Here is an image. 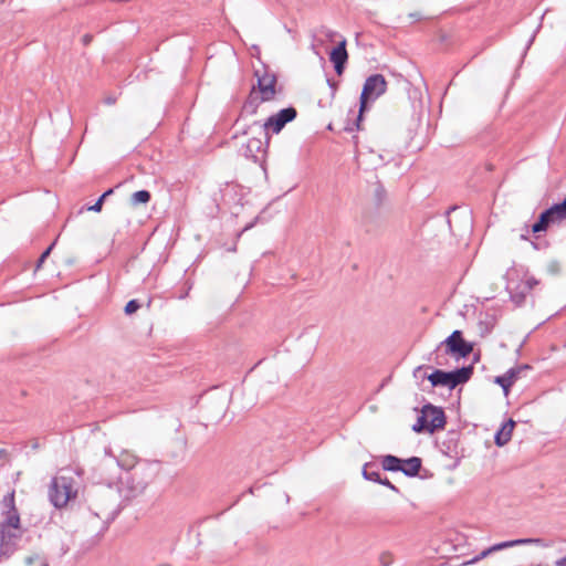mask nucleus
Masks as SVG:
<instances>
[{"label": "nucleus", "mask_w": 566, "mask_h": 566, "mask_svg": "<svg viewBox=\"0 0 566 566\" xmlns=\"http://www.w3.org/2000/svg\"><path fill=\"white\" fill-rule=\"evenodd\" d=\"M101 484L95 486L88 493V507L93 514L99 518L114 520L120 510L118 489L113 486L116 474H104L97 472Z\"/></svg>", "instance_id": "f257e3e1"}, {"label": "nucleus", "mask_w": 566, "mask_h": 566, "mask_svg": "<svg viewBox=\"0 0 566 566\" xmlns=\"http://www.w3.org/2000/svg\"><path fill=\"white\" fill-rule=\"evenodd\" d=\"M156 475V465L150 462L138 464L135 471L126 472L119 478L118 492L123 501H129L144 493Z\"/></svg>", "instance_id": "f03ea898"}, {"label": "nucleus", "mask_w": 566, "mask_h": 566, "mask_svg": "<svg viewBox=\"0 0 566 566\" xmlns=\"http://www.w3.org/2000/svg\"><path fill=\"white\" fill-rule=\"evenodd\" d=\"M77 494L75 481L72 476H54L49 486L50 502L56 507H64Z\"/></svg>", "instance_id": "7ed1b4c3"}, {"label": "nucleus", "mask_w": 566, "mask_h": 566, "mask_svg": "<svg viewBox=\"0 0 566 566\" xmlns=\"http://www.w3.org/2000/svg\"><path fill=\"white\" fill-rule=\"evenodd\" d=\"M444 426L446 415L443 409L431 403H427L422 407L421 415L412 426V430L417 433L423 431L433 433L437 430L443 429Z\"/></svg>", "instance_id": "20e7f679"}, {"label": "nucleus", "mask_w": 566, "mask_h": 566, "mask_svg": "<svg viewBox=\"0 0 566 566\" xmlns=\"http://www.w3.org/2000/svg\"><path fill=\"white\" fill-rule=\"evenodd\" d=\"M472 373V366L458 368L452 371L436 369L427 378L432 387H448L449 389H454L457 386L467 382L471 378Z\"/></svg>", "instance_id": "39448f33"}, {"label": "nucleus", "mask_w": 566, "mask_h": 566, "mask_svg": "<svg viewBox=\"0 0 566 566\" xmlns=\"http://www.w3.org/2000/svg\"><path fill=\"white\" fill-rule=\"evenodd\" d=\"M105 458L99 462L96 471L108 474L106 471L109 468L123 469L127 472L135 471L136 467L144 461L139 460L136 454L128 450H123L118 457H114L109 449L105 450Z\"/></svg>", "instance_id": "423d86ee"}, {"label": "nucleus", "mask_w": 566, "mask_h": 566, "mask_svg": "<svg viewBox=\"0 0 566 566\" xmlns=\"http://www.w3.org/2000/svg\"><path fill=\"white\" fill-rule=\"evenodd\" d=\"M387 83L381 74H374L366 78L360 94V107L358 122L361 119L363 113L369 101H374L386 92Z\"/></svg>", "instance_id": "0eeeda50"}, {"label": "nucleus", "mask_w": 566, "mask_h": 566, "mask_svg": "<svg viewBox=\"0 0 566 566\" xmlns=\"http://www.w3.org/2000/svg\"><path fill=\"white\" fill-rule=\"evenodd\" d=\"M296 115L297 112L294 107H286L275 115L270 116L263 124L255 120L253 126L259 127V129L266 136L270 130L274 134H279L287 123L292 122L296 117Z\"/></svg>", "instance_id": "6e6552de"}, {"label": "nucleus", "mask_w": 566, "mask_h": 566, "mask_svg": "<svg viewBox=\"0 0 566 566\" xmlns=\"http://www.w3.org/2000/svg\"><path fill=\"white\" fill-rule=\"evenodd\" d=\"M0 556L9 557L17 549L22 537V526L21 524H15V526L0 524Z\"/></svg>", "instance_id": "1a4fd4ad"}, {"label": "nucleus", "mask_w": 566, "mask_h": 566, "mask_svg": "<svg viewBox=\"0 0 566 566\" xmlns=\"http://www.w3.org/2000/svg\"><path fill=\"white\" fill-rule=\"evenodd\" d=\"M442 346H446V352L448 354L458 355L462 358L468 357L473 350V344L463 338L461 331L452 332L450 336L439 344L437 350Z\"/></svg>", "instance_id": "9d476101"}, {"label": "nucleus", "mask_w": 566, "mask_h": 566, "mask_svg": "<svg viewBox=\"0 0 566 566\" xmlns=\"http://www.w3.org/2000/svg\"><path fill=\"white\" fill-rule=\"evenodd\" d=\"M254 75L256 76V85H254L255 91L261 97V101L270 102L274 99L277 82L275 74L268 73L266 70H263L262 73L260 70H255Z\"/></svg>", "instance_id": "9b49d317"}, {"label": "nucleus", "mask_w": 566, "mask_h": 566, "mask_svg": "<svg viewBox=\"0 0 566 566\" xmlns=\"http://www.w3.org/2000/svg\"><path fill=\"white\" fill-rule=\"evenodd\" d=\"M15 492L11 490L7 495H4L0 502V511L2 521L0 524H7L8 526H15V524H21L20 514L15 506Z\"/></svg>", "instance_id": "f8f14e48"}, {"label": "nucleus", "mask_w": 566, "mask_h": 566, "mask_svg": "<svg viewBox=\"0 0 566 566\" xmlns=\"http://www.w3.org/2000/svg\"><path fill=\"white\" fill-rule=\"evenodd\" d=\"M531 369L528 365H520L517 367L509 369L504 375L497 376L495 382L499 384L505 395L509 394L510 388L520 378L521 374Z\"/></svg>", "instance_id": "ddd939ff"}, {"label": "nucleus", "mask_w": 566, "mask_h": 566, "mask_svg": "<svg viewBox=\"0 0 566 566\" xmlns=\"http://www.w3.org/2000/svg\"><path fill=\"white\" fill-rule=\"evenodd\" d=\"M331 61L334 63L335 72L338 75H342L345 69V64L348 59L347 50H346V40H343L338 43L337 46H335L331 54H329Z\"/></svg>", "instance_id": "4468645a"}, {"label": "nucleus", "mask_w": 566, "mask_h": 566, "mask_svg": "<svg viewBox=\"0 0 566 566\" xmlns=\"http://www.w3.org/2000/svg\"><path fill=\"white\" fill-rule=\"evenodd\" d=\"M244 157L258 161L260 156L264 154L263 142L260 138H250L243 147Z\"/></svg>", "instance_id": "2eb2a0df"}, {"label": "nucleus", "mask_w": 566, "mask_h": 566, "mask_svg": "<svg viewBox=\"0 0 566 566\" xmlns=\"http://www.w3.org/2000/svg\"><path fill=\"white\" fill-rule=\"evenodd\" d=\"M556 222H558L557 218H555L553 210L548 208L539 214L538 220L532 226V232L539 233L546 231L551 224Z\"/></svg>", "instance_id": "dca6fc26"}, {"label": "nucleus", "mask_w": 566, "mask_h": 566, "mask_svg": "<svg viewBox=\"0 0 566 566\" xmlns=\"http://www.w3.org/2000/svg\"><path fill=\"white\" fill-rule=\"evenodd\" d=\"M515 427V421L509 419L502 424L500 430L495 433L494 442L499 447L505 446L512 438V433Z\"/></svg>", "instance_id": "f3484780"}, {"label": "nucleus", "mask_w": 566, "mask_h": 566, "mask_svg": "<svg viewBox=\"0 0 566 566\" xmlns=\"http://www.w3.org/2000/svg\"><path fill=\"white\" fill-rule=\"evenodd\" d=\"M264 102L265 101H261V97L258 95V93L255 91V86H253L247 101L243 104L242 114H247V115L256 114L260 104L264 103Z\"/></svg>", "instance_id": "a211bd4d"}, {"label": "nucleus", "mask_w": 566, "mask_h": 566, "mask_svg": "<svg viewBox=\"0 0 566 566\" xmlns=\"http://www.w3.org/2000/svg\"><path fill=\"white\" fill-rule=\"evenodd\" d=\"M422 465V460L418 457H411L402 460L401 472L410 478L417 476Z\"/></svg>", "instance_id": "6ab92c4d"}, {"label": "nucleus", "mask_w": 566, "mask_h": 566, "mask_svg": "<svg viewBox=\"0 0 566 566\" xmlns=\"http://www.w3.org/2000/svg\"><path fill=\"white\" fill-rule=\"evenodd\" d=\"M401 464L402 459L396 455L387 454L381 457V467L385 471L401 472Z\"/></svg>", "instance_id": "aec40b11"}, {"label": "nucleus", "mask_w": 566, "mask_h": 566, "mask_svg": "<svg viewBox=\"0 0 566 566\" xmlns=\"http://www.w3.org/2000/svg\"><path fill=\"white\" fill-rule=\"evenodd\" d=\"M22 566H49V562L43 555L33 553L24 558Z\"/></svg>", "instance_id": "412c9836"}, {"label": "nucleus", "mask_w": 566, "mask_h": 566, "mask_svg": "<svg viewBox=\"0 0 566 566\" xmlns=\"http://www.w3.org/2000/svg\"><path fill=\"white\" fill-rule=\"evenodd\" d=\"M373 467V464H365L363 469V476L366 480L379 483L381 480L380 473L378 470H374Z\"/></svg>", "instance_id": "4be33fe9"}, {"label": "nucleus", "mask_w": 566, "mask_h": 566, "mask_svg": "<svg viewBox=\"0 0 566 566\" xmlns=\"http://www.w3.org/2000/svg\"><path fill=\"white\" fill-rule=\"evenodd\" d=\"M151 196L148 190H138L134 192L130 197V202L136 206L138 203H147L150 200Z\"/></svg>", "instance_id": "5701e85b"}, {"label": "nucleus", "mask_w": 566, "mask_h": 566, "mask_svg": "<svg viewBox=\"0 0 566 566\" xmlns=\"http://www.w3.org/2000/svg\"><path fill=\"white\" fill-rule=\"evenodd\" d=\"M558 221L566 219V197L560 203L551 207Z\"/></svg>", "instance_id": "b1692460"}, {"label": "nucleus", "mask_w": 566, "mask_h": 566, "mask_svg": "<svg viewBox=\"0 0 566 566\" xmlns=\"http://www.w3.org/2000/svg\"><path fill=\"white\" fill-rule=\"evenodd\" d=\"M113 193V189H108L107 191H105L98 199L97 201L88 207L87 209L90 211H94V212H101L102 211V208H103V203H104V200L111 196Z\"/></svg>", "instance_id": "393cba45"}, {"label": "nucleus", "mask_w": 566, "mask_h": 566, "mask_svg": "<svg viewBox=\"0 0 566 566\" xmlns=\"http://www.w3.org/2000/svg\"><path fill=\"white\" fill-rule=\"evenodd\" d=\"M139 307H140V304L137 300H130L125 306V313L127 315H130V314L137 312L139 310Z\"/></svg>", "instance_id": "a878e982"}, {"label": "nucleus", "mask_w": 566, "mask_h": 566, "mask_svg": "<svg viewBox=\"0 0 566 566\" xmlns=\"http://www.w3.org/2000/svg\"><path fill=\"white\" fill-rule=\"evenodd\" d=\"M515 546H516V544H514L513 539H512V541H506V542L497 543V544L492 546V549L494 552H497V551H501V549H504V548H510V547H515Z\"/></svg>", "instance_id": "bb28decb"}, {"label": "nucleus", "mask_w": 566, "mask_h": 566, "mask_svg": "<svg viewBox=\"0 0 566 566\" xmlns=\"http://www.w3.org/2000/svg\"><path fill=\"white\" fill-rule=\"evenodd\" d=\"M53 249V244H51L46 250L42 252L40 255L38 262H36V269H40L42 264L44 263L45 259L50 255L51 251Z\"/></svg>", "instance_id": "cd10ccee"}, {"label": "nucleus", "mask_w": 566, "mask_h": 566, "mask_svg": "<svg viewBox=\"0 0 566 566\" xmlns=\"http://www.w3.org/2000/svg\"><path fill=\"white\" fill-rule=\"evenodd\" d=\"M533 545L539 546V547H551L553 545L552 542L546 541L544 538H533Z\"/></svg>", "instance_id": "c85d7f7f"}, {"label": "nucleus", "mask_w": 566, "mask_h": 566, "mask_svg": "<svg viewBox=\"0 0 566 566\" xmlns=\"http://www.w3.org/2000/svg\"><path fill=\"white\" fill-rule=\"evenodd\" d=\"M379 484L385 485V486L389 488L390 490L399 493V489L396 485H394L387 478L381 479L379 481Z\"/></svg>", "instance_id": "c756f323"}, {"label": "nucleus", "mask_w": 566, "mask_h": 566, "mask_svg": "<svg viewBox=\"0 0 566 566\" xmlns=\"http://www.w3.org/2000/svg\"><path fill=\"white\" fill-rule=\"evenodd\" d=\"M513 543L516 544V546L533 545V538L513 539Z\"/></svg>", "instance_id": "7c9ffc66"}, {"label": "nucleus", "mask_w": 566, "mask_h": 566, "mask_svg": "<svg viewBox=\"0 0 566 566\" xmlns=\"http://www.w3.org/2000/svg\"><path fill=\"white\" fill-rule=\"evenodd\" d=\"M493 552H494V551L492 549V546H491V547H489V548H486V549L482 551V552L480 553V555H479V556H476V557L474 558V560H480V559H482V558H485L486 556H489V555H490L491 553H493Z\"/></svg>", "instance_id": "2f4dec72"}, {"label": "nucleus", "mask_w": 566, "mask_h": 566, "mask_svg": "<svg viewBox=\"0 0 566 566\" xmlns=\"http://www.w3.org/2000/svg\"><path fill=\"white\" fill-rule=\"evenodd\" d=\"M538 282L534 277H530L525 281V286L528 291H531L535 285H537Z\"/></svg>", "instance_id": "473e14b6"}, {"label": "nucleus", "mask_w": 566, "mask_h": 566, "mask_svg": "<svg viewBox=\"0 0 566 566\" xmlns=\"http://www.w3.org/2000/svg\"><path fill=\"white\" fill-rule=\"evenodd\" d=\"M558 263L557 262H551L548 264V271L553 274H556L558 272Z\"/></svg>", "instance_id": "72a5a7b5"}, {"label": "nucleus", "mask_w": 566, "mask_h": 566, "mask_svg": "<svg viewBox=\"0 0 566 566\" xmlns=\"http://www.w3.org/2000/svg\"><path fill=\"white\" fill-rule=\"evenodd\" d=\"M555 565H556V566H566V556H565V557H562V558H559V559H557V560L555 562Z\"/></svg>", "instance_id": "f704fd0d"}, {"label": "nucleus", "mask_w": 566, "mask_h": 566, "mask_svg": "<svg viewBox=\"0 0 566 566\" xmlns=\"http://www.w3.org/2000/svg\"><path fill=\"white\" fill-rule=\"evenodd\" d=\"M91 40H92V36L88 35V34L83 36V41H84L85 44H87Z\"/></svg>", "instance_id": "c9c22d12"}, {"label": "nucleus", "mask_w": 566, "mask_h": 566, "mask_svg": "<svg viewBox=\"0 0 566 566\" xmlns=\"http://www.w3.org/2000/svg\"><path fill=\"white\" fill-rule=\"evenodd\" d=\"M541 27H542V23H539V24H538V27H537L536 31H535V32H534V34L532 35V38H531V40H530V44L534 41L535 34H536V32H538V30L541 29Z\"/></svg>", "instance_id": "e433bc0d"}, {"label": "nucleus", "mask_w": 566, "mask_h": 566, "mask_svg": "<svg viewBox=\"0 0 566 566\" xmlns=\"http://www.w3.org/2000/svg\"><path fill=\"white\" fill-rule=\"evenodd\" d=\"M7 454L4 449H0V458L4 457Z\"/></svg>", "instance_id": "4c0bfd02"}, {"label": "nucleus", "mask_w": 566, "mask_h": 566, "mask_svg": "<svg viewBox=\"0 0 566 566\" xmlns=\"http://www.w3.org/2000/svg\"><path fill=\"white\" fill-rule=\"evenodd\" d=\"M114 102H115V101H114L113 98H108V99H107V103H108V104H113Z\"/></svg>", "instance_id": "58836bf2"}, {"label": "nucleus", "mask_w": 566, "mask_h": 566, "mask_svg": "<svg viewBox=\"0 0 566 566\" xmlns=\"http://www.w3.org/2000/svg\"><path fill=\"white\" fill-rule=\"evenodd\" d=\"M421 368H422V367H421V366H419V367L415 370V375H417V373H418L419 370H421Z\"/></svg>", "instance_id": "ea45409f"}, {"label": "nucleus", "mask_w": 566, "mask_h": 566, "mask_svg": "<svg viewBox=\"0 0 566 566\" xmlns=\"http://www.w3.org/2000/svg\"><path fill=\"white\" fill-rule=\"evenodd\" d=\"M158 566H170V565H168V564H161V565H158Z\"/></svg>", "instance_id": "a19ab883"}]
</instances>
